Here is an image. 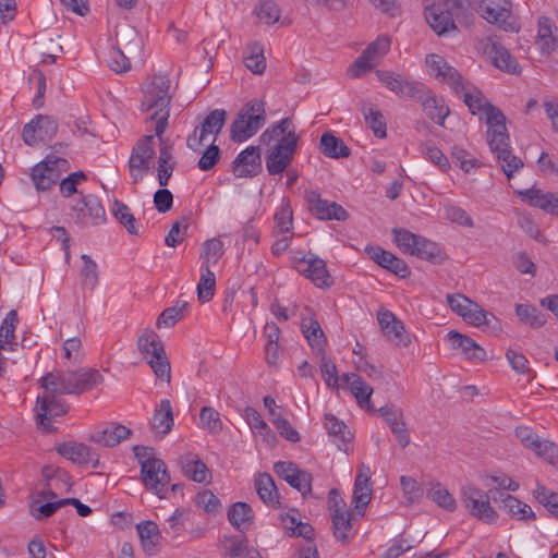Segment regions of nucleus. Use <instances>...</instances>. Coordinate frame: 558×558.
<instances>
[{
    "instance_id": "nucleus-1",
    "label": "nucleus",
    "mask_w": 558,
    "mask_h": 558,
    "mask_svg": "<svg viewBox=\"0 0 558 558\" xmlns=\"http://www.w3.org/2000/svg\"><path fill=\"white\" fill-rule=\"evenodd\" d=\"M171 81L168 75H155L147 85L141 102V109L151 112L149 119L156 122V137L159 140V156L157 179L160 186H167L174 170L175 161L172 156L170 141L163 137L170 117Z\"/></svg>"
},
{
    "instance_id": "nucleus-2",
    "label": "nucleus",
    "mask_w": 558,
    "mask_h": 558,
    "mask_svg": "<svg viewBox=\"0 0 558 558\" xmlns=\"http://www.w3.org/2000/svg\"><path fill=\"white\" fill-rule=\"evenodd\" d=\"M262 140H278L266 158V169L271 175L282 173L292 161L299 141L292 120L281 119L263 133Z\"/></svg>"
},
{
    "instance_id": "nucleus-3",
    "label": "nucleus",
    "mask_w": 558,
    "mask_h": 558,
    "mask_svg": "<svg viewBox=\"0 0 558 558\" xmlns=\"http://www.w3.org/2000/svg\"><path fill=\"white\" fill-rule=\"evenodd\" d=\"M40 380L47 392L80 395L100 384L102 376L97 369L58 371L47 373Z\"/></svg>"
},
{
    "instance_id": "nucleus-4",
    "label": "nucleus",
    "mask_w": 558,
    "mask_h": 558,
    "mask_svg": "<svg viewBox=\"0 0 558 558\" xmlns=\"http://www.w3.org/2000/svg\"><path fill=\"white\" fill-rule=\"evenodd\" d=\"M266 123L265 102L252 99L243 106L230 126V138L242 143L254 136Z\"/></svg>"
},
{
    "instance_id": "nucleus-5",
    "label": "nucleus",
    "mask_w": 558,
    "mask_h": 558,
    "mask_svg": "<svg viewBox=\"0 0 558 558\" xmlns=\"http://www.w3.org/2000/svg\"><path fill=\"white\" fill-rule=\"evenodd\" d=\"M137 347L155 375L167 383L171 379V367L160 337L151 329H145L137 340Z\"/></svg>"
},
{
    "instance_id": "nucleus-6",
    "label": "nucleus",
    "mask_w": 558,
    "mask_h": 558,
    "mask_svg": "<svg viewBox=\"0 0 558 558\" xmlns=\"http://www.w3.org/2000/svg\"><path fill=\"white\" fill-rule=\"evenodd\" d=\"M392 233L395 242L404 254H410L412 256H416L421 259H426L429 262H436L440 259L441 250L435 242L422 235L414 234L403 228H395Z\"/></svg>"
},
{
    "instance_id": "nucleus-7",
    "label": "nucleus",
    "mask_w": 558,
    "mask_h": 558,
    "mask_svg": "<svg viewBox=\"0 0 558 558\" xmlns=\"http://www.w3.org/2000/svg\"><path fill=\"white\" fill-rule=\"evenodd\" d=\"M474 5L481 17L489 24L496 25L505 32H519V25L511 19V0H474Z\"/></svg>"
},
{
    "instance_id": "nucleus-8",
    "label": "nucleus",
    "mask_w": 558,
    "mask_h": 558,
    "mask_svg": "<svg viewBox=\"0 0 558 558\" xmlns=\"http://www.w3.org/2000/svg\"><path fill=\"white\" fill-rule=\"evenodd\" d=\"M476 50L500 71L520 74L521 66L510 51L494 36L477 39Z\"/></svg>"
},
{
    "instance_id": "nucleus-9",
    "label": "nucleus",
    "mask_w": 558,
    "mask_h": 558,
    "mask_svg": "<svg viewBox=\"0 0 558 558\" xmlns=\"http://www.w3.org/2000/svg\"><path fill=\"white\" fill-rule=\"evenodd\" d=\"M488 493L473 485L461 488V501L469 513L485 523H494L498 514L492 507Z\"/></svg>"
},
{
    "instance_id": "nucleus-10",
    "label": "nucleus",
    "mask_w": 558,
    "mask_h": 558,
    "mask_svg": "<svg viewBox=\"0 0 558 558\" xmlns=\"http://www.w3.org/2000/svg\"><path fill=\"white\" fill-rule=\"evenodd\" d=\"M69 169V161L65 158L48 156L35 165L31 178L35 189L39 192L50 190L59 181L62 172Z\"/></svg>"
},
{
    "instance_id": "nucleus-11",
    "label": "nucleus",
    "mask_w": 558,
    "mask_h": 558,
    "mask_svg": "<svg viewBox=\"0 0 558 558\" xmlns=\"http://www.w3.org/2000/svg\"><path fill=\"white\" fill-rule=\"evenodd\" d=\"M141 478L144 487L158 496L166 497L167 486L170 484V475L166 463L156 457H148L142 462Z\"/></svg>"
},
{
    "instance_id": "nucleus-12",
    "label": "nucleus",
    "mask_w": 558,
    "mask_h": 558,
    "mask_svg": "<svg viewBox=\"0 0 558 558\" xmlns=\"http://www.w3.org/2000/svg\"><path fill=\"white\" fill-rule=\"evenodd\" d=\"M155 135H145L133 147L129 159V171L132 183L140 182L144 174L150 170L151 161L155 156Z\"/></svg>"
},
{
    "instance_id": "nucleus-13",
    "label": "nucleus",
    "mask_w": 558,
    "mask_h": 558,
    "mask_svg": "<svg viewBox=\"0 0 558 558\" xmlns=\"http://www.w3.org/2000/svg\"><path fill=\"white\" fill-rule=\"evenodd\" d=\"M227 119V112L223 109L213 110L203 121L199 128H196L193 134L189 135L186 145L190 149L198 151L208 135H213V143L222 130Z\"/></svg>"
},
{
    "instance_id": "nucleus-14",
    "label": "nucleus",
    "mask_w": 558,
    "mask_h": 558,
    "mask_svg": "<svg viewBox=\"0 0 558 558\" xmlns=\"http://www.w3.org/2000/svg\"><path fill=\"white\" fill-rule=\"evenodd\" d=\"M391 41L389 37L379 36L375 41L367 46L362 54L349 68V74L352 77H359L365 72L372 70L389 51Z\"/></svg>"
},
{
    "instance_id": "nucleus-15",
    "label": "nucleus",
    "mask_w": 558,
    "mask_h": 558,
    "mask_svg": "<svg viewBox=\"0 0 558 558\" xmlns=\"http://www.w3.org/2000/svg\"><path fill=\"white\" fill-rule=\"evenodd\" d=\"M294 268L318 288H329L333 283V279L327 270L325 260L314 254L308 253L295 260Z\"/></svg>"
},
{
    "instance_id": "nucleus-16",
    "label": "nucleus",
    "mask_w": 558,
    "mask_h": 558,
    "mask_svg": "<svg viewBox=\"0 0 558 558\" xmlns=\"http://www.w3.org/2000/svg\"><path fill=\"white\" fill-rule=\"evenodd\" d=\"M58 130L57 121L48 116H37L23 128V140L29 146H36L52 140Z\"/></svg>"
},
{
    "instance_id": "nucleus-17",
    "label": "nucleus",
    "mask_w": 558,
    "mask_h": 558,
    "mask_svg": "<svg viewBox=\"0 0 558 558\" xmlns=\"http://www.w3.org/2000/svg\"><path fill=\"white\" fill-rule=\"evenodd\" d=\"M378 80L392 93L399 97H408L413 99H422V92L425 86L422 83L408 81L400 74L391 71L377 70Z\"/></svg>"
},
{
    "instance_id": "nucleus-18",
    "label": "nucleus",
    "mask_w": 558,
    "mask_h": 558,
    "mask_svg": "<svg viewBox=\"0 0 558 558\" xmlns=\"http://www.w3.org/2000/svg\"><path fill=\"white\" fill-rule=\"evenodd\" d=\"M311 213L320 220L343 221L348 218V211L336 202L323 199L317 191H307L304 196Z\"/></svg>"
},
{
    "instance_id": "nucleus-19",
    "label": "nucleus",
    "mask_w": 558,
    "mask_h": 558,
    "mask_svg": "<svg viewBox=\"0 0 558 558\" xmlns=\"http://www.w3.org/2000/svg\"><path fill=\"white\" fill-rule=\"evenodd\" d=\"M380 328L387 339L399 347L407 348L411 343V337L405 331L403 323L389 310L380 308L377 313Z\"/></svg>"
},
{
    "instance_id": "nucleus-20",
    "label": "nucleus",
    "mask_w": 558,
    "mask_h": 558,
    "mask_svg": "<svg viewBox=\"0 0 558 558\" xmlns=\"http://www.w3.org/2000/svg\"><path fill=\"white\" fill-rule=\"evenodd\" d=\"M56 395L46 391L37 398V420L45 429L50 428V418L65 414L69 409L65 401Z\"/></svg>"
},
{
    "instance_id": "nucleus-21",
    "label": "nucleus",
    "mask_w": 558,
    "mask_h": 558,
    "mask_svg": "<svg viewBox=\"0 0 558 558\" xmlns=\"http://www.w3.org/2000/svg\"><path fill=\"white\" fill-rule=\"evenodd\" d=\"M426 65L429 73L441 83L448 84L454 92L465 81L457 69L451 66L441 56L428 54L426 57Z\"/></svg>"
},
{
    "instance_id": "nucleus-22",
    "label": "nucleus",
    "mask_w": 558,
    "mask_h": 558,
    "mask_svg": "<svg viewBox=\"0 0 558 558\" xmlns=\"http://www.w3.org/2000/svg\"><path fill=\"white\" fill-rule=\"evenodd\" d=\"M74 218L83 225H99L105 221L106 211L94 195L84 196L73 206Z\"/></svg>"
},
{
    "instance_id": "nucleus-23",
    "label": "nucleus",
    "mask_w": 558,
    "mask_h": 558,
    "mask_svg": "<svg viewBox=\"0 0 558 558\" xmlns=\"http://www.w3.org/2000/svg\"><path fill=\"white\" fill-rule=\"evenodd\" d=\"M445 340L452 350L459 351L466 360L482 362L486 359V351L483 348H481L472 338L462 335L457 330H450L446 335Z\"/></svg>"
},
{
    "instance_id": "nucleus-24",
    "label": "nucleus",
    "mask_w": 558,
    "mask_h": 558,
    "mask_svg": "<svg viewBox=\"0 0 558 558\" xmlns=\"http://www.w3.org/2000/svg\"><path fill=\"white\" fill-rule=\"evenodd\" d=\"M487 124V142L489 147H496V144H502L509 141L506 128L505 114L493 105L488 106L484 111Z\"/></svg>"
},
{
    "instance_id": "nucleus-25",
    "label": "nucleus",
    "mask_w": 558,
    "mask_h": 558,
    "mask_svg": "<svg viewBox=\"0 0 558 558\" xmlns=\"http://www.w3.org/2000/svg\"><path fill=\"white\" fill-rule=\"evenodd\" d=\"M262 169L259 148L250 146L242 150L233 161V174L238 178H252Z\"/></svg>"
},
{
    "instance_id": "nucleus-26",
    "label": "nucleus",
    "mask_w": 558,
    "mask_h": 558,
    "mask_svg": "<svg viewBox=\"0 0 558 558\" xmlns=\"http://www.w3.org/2000/svg\"><path fill=\"white\" fill-rule=\"evenodd\" d=\"M454 14L458 12L442 4H432L425 9V19L437 35H444L457 28L453 21Z\"/></svg>"
},
{
    "instance_id": "nucleus-27",
    "label": "nucleus",
    "mask_w": 558,
    "mask_h": 558,
    "mask_svg": "<svg viewBox=\"0 0 558 558\" xmlns=\"http://www.w3.org/2000/svg\"><path fill=\"white\" fill-rule=\"evenodd\" d=\"M372 498L371 470L365 464H361L355 477L352 502L359 514H364L365 507Z\"/></svg>"
},
{
    "instance_id": "nucleus-28",
    "label": "nucleus",
    "mask_w": 558,
    "mask_h": 558,
    "mask_svg": "<svg viewBox=\"0 0 558 558\" xmlns=\"http://www.w3.org/2000/svg\"><path fill=\"white\" fill-rule=\"evenodd\" d=\"M520 198L530 206L541 208L547 214L558 215V193L544 192L541 189L520 191Z\"/></svg>"
},
{
    "instance_id": "nucleus-29",
    "label": "nucleus",
    "mask_w": 558,
    "mask_h": 558,
    "mask_svg": "<svg viewBox=\"0 0 558 558\" xmlns=\"http://www.w3.org/2000/svg\"><path fill=\"white\" fill-rule=\"evenodd\" d=\"M377 412L388 424L399 445L405 448L410 444V434L402 411L390 405H385L378 409Z\"/></svg>"
},
{
    "instance_id": "nucleus-30",
    "label": "nucleus",
    "mask_w": 558,
    "mask_h": 558,
    "mask_svg": "<svg viewBox=\"0 0 558 558\" xmlns=\"http://www.w3.org/2000/svg\"><path fill=\"white\" fill-rule=\"evenodd\" d=\"M131 429L118 423H109L89 435V440L104 447H114L129 438Z\"/></svg>"
},
{
    "instance_id": "nucleus-31",
    "label": "nucleus",
    "mask_w": 558,
    "mask_h": 558,
    "mask_svg": "<svg viewBox=\"0 0 558 558\" xmlns=\"http://www.w3.org/2000/svg\"><path fill=\"white\" fill-rule=\"evenodd\" d=\"M366 252L369 257L380 267L388 269L401 278H404L409 275V268L407 264L392 253L385 251L379 246L366 247Z\"/></svg>"
},
{
    "instance_id": "nucleus-32",
    "label": "nucleus",
    "mask_w": 558,
    "mask_h": 558,
    "mask_svg": "<svg viewBox=\"0 0 558 558\" xmlns=\"http://www.w3.org/2000/svg\"><path fill=\"white\" fill-rule=\"evenodd\" d=\"M515 437L524 447L533 450L539 457H545L547 454L554 456L557 451L555 444L541 440L533 430L526 426L517 427Z\"/></svg>"
},
{
    "instance_id": "nucleus-33",
    "label": "nucleus",
    "mask_w": 558,
    "mask_h": 558,
    "mask_svg": "<svg viewBox=\"0 0 558 558\" xmlns=\"http://www.w3.org/2000/svg\"><path fill=\"white\" fill-rule=\"evenodd\" d=\"M341 380L348 386L361 408L366 410L372 409L371 396L373 388L366 384L360 375L345 373L342 375Z\"/></svg>"
},
{
    "instance_id": "nucleus-34",
    "label": "nucleus",
    "mask_w": 558,
    "mask_h": 558,
    "mask_svg": "<svg viewBox=\"0 0 558 558\" xmlns=\"http://www.w3.org/2000/svg\"><path fill=\"white\" fill-rule=\"evenodd\" d=\"M454 93L463 99L473 114L484 112L490 106L483 93L466 80Z\"/></svg>"
},
{
    "instance_id": "nucleus-35",
    "label": "nucleus",
    "mask_w": 558,
    "mask_h": 558,
    "mask_svg": "<svg viewBox=\"0 0 558 558\" xmlns=\"http://www.w3.org/2000/svg\"><path fill=\"white\" fill-rule=\"evenodd\" d=\"M496 156L504 173L510 179L514 172L523 167V161L514 156L510 149L509 141L502 144H496V147H489Z\"/></svg>"
},
{
    "instance_id": "nucleus-36",
    "label": "nucleus",
    "mask_w": 558,
    "mask_h": 558,
    "mask_svg": "<svg viewBox=\"0 0 558 558\" xmlns=\"http://www.w3.org/2000/svg\"><path fill=\"white\" fill-rule=\"evenodd\" d=\"M57 451L63 458L80 465L87 464L94 460V454L92 453L90 448L83 442L66 441L60 444L57 447Z\"/></svg>"
},
{
    "instance_id": "nucleus-37",
    "label": "nucleus",
    "mask_w": 558,
    "mask_h": 558,
    "mask_svg": "<svg viewBox=\"0 0 558 558\" xmlns=\"http://www.w3.org/2000/svg\"><path fill=\"white\" fill-rule=\"evenodd\" d=\"M136 529L144 551L155 555L161 538L158 525L153 521H145L137 524Z\"/></svg>"
},
{
    "instance_id": "nucleus-38",
    "label": "nucleus",
    "mask_w": 558,
    "mask_h": 558,
    "mask_svg": "<svg viewBox=\"0 0 558 558\" xmlns=\"http://www.w3.org/2000/svg\"><path fill=\"white\" fill-rule=\"evenodd\" d=\"M463 319L475 327L485 326L487 330H500L498 318L494 314L486 312L474 302L473 306H471V308L468 310V313L464 314Z\"/></svg>"
},
{
    "instance_id": "nucleus-39",
    "label": "nucleus",
    "mask_w": 558,
    "mask_h": 558,
    "mask_svg": "<svg viewBox=\"0 0 558 558\" xmlns=\"http://www.w3.org/2000/svg\"><path fill=\"white\" fill-rule=\"evenodd\" d=\"M253 518V510L246 502H235L228 510L229 522L240 532H245L250 529Z\"/></svg>"
},
{
    "instance_id": "nucleus-40",
    "label": "nucleus",
    "mask_w": 558,
    "mask_h": 558,
    "mask_svg": "<svg viewBox=\"0 0 558 558\" xmlns=\"http://www.w3.org/2000/svg\"><path fill=\"white\" fill-rule=\"evenodd\" d=\"M302 332L311 348L318 354L325 351L326 338L317 320L306 318L302 322Z\"/></svg>"
},
{
    "instance_id": "nucleus-41",
    "label": "nucleus",
    "mask_w": 558,
    "mask_h": 558,
    "mask_svg": "<svg viewBox=\"0 0 558 558\" xmlns=\"http://www.w3.org/2000/svg\"><path fill=\"white\" fill-rule=\"evenodd\" d=\"M320 151L329 158H347L350 156V148L344 142L335 136L330 132H326L320 137L319 144Z\"/></svg>"
},
{
    "instance_id": "nucleus-42",
    "label": "nucleus",
    "mask_w": 558,
    "mask_h": 558,
    "mask_svg": "<svg viewBox=\"0 0 558 558\" xmlns=\"http://www.w3.org/2000/svg\"><path fill=\"white\" fill-rule=\"evenodd\" d=\"M499 500L501 508L518 520H532L535 518V513L529 505L509 494L500 493Z\"/></svg>"
},
{
    "instance_id": "nucleus-43",
    "label": "nucleus",
    "mask_w": 558,
    "mask_h": 558,
    "mask_svg": "<svg viewBox=\"0 0 558 558\" xmlns=\"http://www.w3.org/2000/svg\"><path fill=\"white\" fill-rule=\"evenodd\" d=\"M255 488L258 497L263 500L264 504L271 507H275L279 504L278 490L272 477L269 474H259L255 480Z\"/></svg>"
},
{
    "instance_id": "nucleus-44",
    "label": "nucleus",
    "mask_w": 558,
    "mask_h": 558,
    "mask_svg": "<svg viewBox=\"0 0 558 558\" xmlns=\"http://www.w3.org/2000/svg\"><path fill=\"white\" fill-rule=\"evenodd\" d=\"M536 45L543 54L551 53L557 47V38L553 33V24L548 17L538 20Z\"/></svg>"
},
{
    "instance_id": "nucleus-45",
    "label": "nucleus",
    "mask_w": 558,
    "mask_h": 558,
    "mask_svg": "<svg viewBox=\"0 0 558 558\" xmlns=\"http://www.w3.org/2000/svg\"><path fill=\"white\" fill-rule=\"evenodd\" d=\"M151 426L161 436L167 435L173 426V414L171 403L168 399L160 401L159 408L155 410Z\"/></svg>"
},
{
    "instance_id": "nucleus-46",
    "label": "nucleus",
    "mask_w": 558,
    "mask_h": 558,
    "mask_svg": "<svg viewBox=\"0 0 558 558\" xmlns=\"http://www.w3.org/2000/svg\"><path fill=\"white\" fill-rule=\"evenodd\" d=\"M181 466L184 475L197 483L206 482L208 477V469L206 464L196 456L187 454L181 459Z\"/></svg>"
},
{
    "instance_id": "nucleus-47",
    "label": "nucleus",
    "mask_w": 558,
    "mask_h": 558,
    "mask_svg": "<svg viewBox=\"0 0 558 558\" xmlns=\"http://www.w3.org/2000/svg\"><path fill=\"white\" fill-rule=\"evenodd\" d=\"M324 425L328 434L330 436H335L339 440V444H337L338 448L347 451V445L352 438L347 425L332 414L325 415Z\"/></svg>"
},
{
    "instance_id": "nucleus-48",
    "label": "nucleus",
    "mask_w": 558,
    "mask_h": 558,
    "mask_svg": "<svg viewBox=\"0 0 558 558\" xmlns=\"http://www.w3.org/2000/svg\"><path fill=\"white\" fill-rule=\"evenodd\" d=\"M426 88L422 92V106L426 116L433 120L437 124H442L447 116L449 114V109L442 104V101L438 100L435 96L427 95Z\"/></svg>"
},
{
    "instance_id": "nucleus-49",
    "label": "nucleus",
    "mask_w": 558,
    "mask_h": 558,
    "mask_svg": "<svg viewBox=\"0 0 558 558\" xmlns=\"http://www.w3.org/2000/svg\"><path fill=\"white\" fill-rule=\"evenodd\" d=\"M276 227L274 235L290 233L293 229V214L288 198H283L275 213Z\"/></svg>"
},
{
    "instance_id": "nucleus-50",
    "label": "nucleus",
    "mask_w": 558,
    "mask_h": 558,
    "mask_svg": "<svg viewBox=\"0 0 558 558\" xmlns=\"http://www.w3.org/2000/svg\"><path fill=\"white\" fill-rule=\"evenodd\" d=\"M245 66L255 74H262L266 69V60L262 45L254 43L246 48Z\"/></svg>"
},
{
    "instance_id": "nucleus-51",
    "label": "nucleus",
    "mask_w": 558,
    "mask_h": 558,
    "mask_svg": "<svg viewBox=\"0 0 558 558\" xmlns=\"http://www.w3.org/2000/svg\"><path fill=\"white\" fill-rule=\"evenodd\" d=\"M216 277L207 266H201V278L197 284V296L203 303L208 302L215 294Z\"/></svg>"
},
{
    "instance_id": "nucleus-52",
    "label": "nucleus",
    "mask_w": 558,
    "mask_h": 558,
    "mask_svg": "<svg viewBox=\"0 0 558 558\" xmlns=\"http://www.w3.org/2000/svg\"><path fill=\"white\" fill-rule=\"evenodd\" d=\"M362 113L366 124L373 130L374 134L379 138L386 137L387 129L383 113L368 105L362 107Z\"/></svg>"
},
{
    "instance_id": "nucleus-53",
    "label": "nucleus",
    "mask_w": 558,
    "mask_h": 558,
    "mask_svg": "<svg viewBox=\"0 0 558 558\" xmlns=\"http://www.w3.org/2000/svg\"><path fill=\"white\" fill-rule=\"evenodd\" d=\"M83 262V267L80 271V278L82 281V286L89 290H94L98 284V265L97 263L87 254H83L81 256Z\"/></svg>"
},
{
    "instance_id": "nucleus-54",
    "label": "nucleus",
    "mask_w": 558,
    "mask_h": 558,
    "mask_svg": "<svg viewBox=\"0 0 558 558\" xmlns=\"http://www.w3.org/2000/svg\"><path fill=\"white\" fill-rule=\"evenodd\" d=\"M19 323L17 313L15 310H11L4 317L1 326H0V344L3 347L13 350V345L15 344V328Z\"/></svg>"
},
{
    "instance_id": "nucleus-55",
    "label": "nucleus",
    "mask_w": 558,
    "mask_h": 558,
    "mask_svg": "<svg viewBox=\"0 0 558 558\" xmlns=\"http://www.w3.org/2000/svg\"><path fill=\"white\" fill-rule=\"evenodd\" d=\"M112 215L114 218L124 226L126 231L130 234H138V229L136 226V220L131 213V209L128 205L122 203L121 201L116 199L113 202L112 208H111Z\"/></svg>"
},
{
    "instance_id": "nucleus-56",
    "label": "nucleus",
    "mask_w": 558,
    "mask_h": 558,
    "mask_svg": "<svg viewBox=\"0 0 558 558\" xmlns=\"http://www.w3.org/2000/svg\"><path fill=\"white\" fill-rule=\"evenodd\" d=\"M450 155L453 162L458 163L465 173H470L473 169L481 166L480 160L462 146L453 145Z\"/></svg>"
},
{
    "instance_id": "nucleus-57",
    "label": "nucleus",
    "mask_w": 558,
    "mask_h": 558,
    "mask_svg": "<svg viewBox=\"0 0 558 558\" xmlns=\"http://www.w3.org/2000/svg\"><path fill=\"white\" fill-rule=\"evenodd\" d=\"M223 255V243L219 239H210L204 242L203 253L201 258L203 259L201 266H215L220 257Z\"/></svg>"
},
{
    "instance_id": "nucleus-58",
    "label": "nucleus",
    "mask_w": 558,
    "mask_h": 558,
    "mask_svg": "<svg viewBox=\"0 0 558 558\" xmlns=\"http://www.w3.org/2000/svg\"><path fill=\"white\" fill-rule=\"evenodd\" d=\"M201 427L211 434H219L223 424L220 414L211 407H203L199 413Z\"/></svg>"
},
{
    "instance_id": "nucleus-59",
    "label": "nucleus",
    "mask_w": 558,
    "mask_h": 558,
    "mask_svg": "<svg viewBox=\"0 0 558 558\" xmlns=\"http://www.w3.org/2000/svg\"><path fill=\"white\" fill-rule=\"evenodd\" d=\"M330 517L335 537L344 543L348 539L347 533L351 530L352 526L350 512L347 510H336V513H331Z\"/></svg>"
},
{
    "instance_id": "nucleus-60",
    "label": "nucleus",
    "mask_w": 558,
    "mask_h": 558,
    "mask_svg": "<svg viewBox=\"0 0 558 558\" xmlns=\"http://www.w3.org/2000/svg\"><path fill=\"white\" fill-rule=\"evenodd\" d=\"M515 314L522 323L533 328H539L545 324V318L533 305L518 304L515 306Z\"/></svg>"
},
{
    "instance_id": "nucleus-61",
    "label": "nucleus",
    "mask_w": 558,
    "mask_h": 558,
    "mask_svg": "<svg viewBox=\"0 0 558 558\" xmlns=\"http://www.w3.org/2000/svg\"><path fill=\"white\" fill-rule=\"evenodd\" d=\"M421 150L425 158L438 167L440 171L447 172L450 169L448 157L433 143L426 142L422 144Z\"/></svg>"
},
{
    "instance_id": "nucleus-62",
    "label": "nucleus",
    "mask_w": 558,
    "mask_h": 558,
    "mask_svg": "<svg viewBox=\"0 0 558 558\" xmlns=\"http://www.w3.org/2000/svg\"><path fill=\"white\" fill-rule=\"evenodd\" d=\"M428 497L447 511H454L457 508L456 499L440 483L430 488Z\"/></svg>"
},
{
    "instance_id": "nucleus-63",
    "label": "nucleus",
    "mask_w": 558,
    "mask_h": 558,
    "mask_svg": "<svg viewBox=\"0 0 558 558\" xmlns=\"http://www.w3.org/2000/svg\"><path fill=\"white\" fill-rule=\"evenodd\" d=\"M445 217L452 223H457L462 227L473 228L474 222L471 216L460 206L453 204H446L444 206Z\"/></svg>"
},
{
    "instance_id": "nucleus-64",
    "label": "nucleus",
    "mask_w": 558,
    "mask_h": 558,
    "mask_svg": "<svg viewBox=\"0 0 558 558\" xmlns=\"http://www.w3.org/2000/svg\"><path fill=\"white\" fill-rule=\"evenodd\" d=\"M534 496L550 513L558 518V494L538 485L534 490Z\"/></svg>"
}]
</instances>
